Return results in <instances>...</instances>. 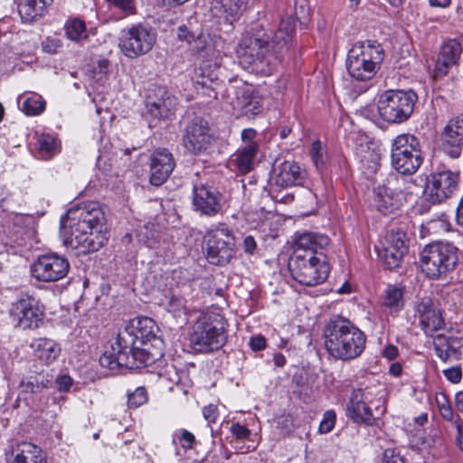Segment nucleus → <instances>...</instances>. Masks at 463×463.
Listing matches in <instances>:
<instances>
[{
	"label": "nucleus",
	"mask_w": 463,
	"mask_h": 463,
	"mask_svg": "<svg viewBox=\"0 0 463 463\" xmlns=\"http://www.w3.org/2000/svg\"><path fill=\"white\" fill-rule=\"evenodd\" d=\"M288 269L296 281L307 287L321 284L329 274L327 263L312 251L294 252L288 261Z\"/></svg>",
	"instance_id": "10"
},
{
	"label": "nucleus",
	"mask_w": 463,
	"mask_h": 463,
	"mask_svg": "<svg viewBox=\"0 0 463 463\" xmlns=\"http://www.w3.org/2000/svg\"><path fill=\"white\" fill-rule=\"evenodd\" d=\"M193 81L194 88L197 86L207 87V85L211 84H219L216 74L213 71L206 73L205 69L202 67L195 70Z\"/></svg>",
	"instance_id": "42"
},
{
	"label": "nucleus",
	"mask_w": 463,
	"mask_h": 463,
	"mask_svg": "<svg viewBox=\"0 0 463 463\" xmlns=\"http://www.w3.org/2000/svg\"><path fill=\"white\" fill-rule=\"evenodd\" d=\"M257 132L253 128H246L241 132V139L245 145H250V143H256L254 140Z\"/></svg>",
	"instance_id": "57"
},
{
	"label": "nucleus",
	"mask_w": 463,
	"mask_h": 463,
	"mask_svg": "<svg viewBox=\"0 0 463 463\" xmlns=\"http://www.w3.org/2000/svg\"><path fill=\"white\" fill-rule=\"evenodd\" d=\"M335 423V413L334 411H326L324 413L322 421L319 424V432L326 434L330 432Z\"/></svg>",
	"instance_id": "47"
},
{
	"label": "nucleus",
	"mask_w": 463,
	"mask_h": 463,
	"mask_svg": "<svg viewBox=\"0 0 463 463\" xmlns=\"http://www.w3.org/2000/svg\"><path fill=\"white\" fill-rule=\"evenodd\" d=\"M187 123L183 136L184 146L194 154L206 151L213 144L208 121L201 116L187 113Z\"/></svg>",
	"instance_id": "17"
},
{
	"label": "nucleus",
	"mask_w": 463,
	"mask_h": 463,
	"mask_svg": "<svg viewBox=\"0 0 463 463\" xmlns=\"http://www.w3.org/2000/svg\"><path fill=\"white\" fill-rule=\"evenodd\" d=\"M373 204L384 215L393 213L402 204L400 194H395L390 187H378L374 191Z\"/></svg>",
	"instance_id": "29"
},
{
	"label": "nucleus",
	"mask_w": 463,
	"mask_h": 463,
	"mask_svg": "<svg viewBox=\"0 0 463 463\" xmlns=\"http://www.w3.org/2000/svg\"><path fill=\"white\" fill-rule=\"evenodd\" d=\"M69 260L57 253L43 254L31 266L32 276L38 281L54 282L69 272Z\"/></svg>",
	"instance_id": "18"
},
{
	"label": "nucleus",
	"mask_w": 463,
	"mask_h": 463,
	"mask_svg": "<svg viewBox=\"0 0 463 463\" xmlns=\"http://www.w3.org/2000/svg\"><path fill=\"white\" fill-rule=\"evenodd\" d=\"M174 441H178L180 446L184 449H193L194 445L196 443L194 435L186 430L175 431L174 434Z\"/></svg>",
	"instance_id": "45"
},
{
	"label": "nucleus",
	"mask_w": 463,
	"mask_h": 463,
	"mask_svg": "<svg viewBox=\"0 0 463 463\" xmlns=\"http://www.w3.org/2000/svg\"><path fill=\"white\" fill-rule=\"evenodd\" d=\"M258 149V143L245 145L232 156L231 164H232L241 174H248L254 168Z\"/></svg>",
	"instance_id": "32"
},
{
	"label": "nucleus",
	"mask_w": 463,
	"mask_h": 463,
	"mask_svg": "<svg viewBox=\"0 0 463 463\" xmlns=\"http://www.w3.org/2000/svg\"><path fill=\"white\" fill-rule=\"evenodd\" d=\"M147 401L146 390L144 387H137L132 393L128 394V404L129 408H137Z\"/></svg>",
	"instance_id": "46"
},
{
	"label": "nucleus",
	"mask_w": 463,
	"mask_h": 463,
	"mask_svg": "<svg viewBox=\"0 0 463 463\" xmlns=\"http://www.w3.org/2000/svg\"><path fill=\"white\" fill-rule=\"evenodd\" d=\"M203 26L198 23L196 18L190 17L186 24L178 26L177 38L180 41H184L190 46L194 40L200 36Z\"/></svg>",
	"instance_id": "36"
},
{
	"label": "nucleus",
	"mask_w": 463,
	"mask_h": 463,
	"mask_svg": "<svg viewBox=\"0 0 463 463\" xmlns=\"http://www.w3.org/2000/svg\"><path fill=\"white\" fill-rule=\"evenodd\" d=\"M461 52V45L456 40H449L441 46L433 75L435 80L448 74L449 68L458 62Z\"/></svg>",
	"instance_id": "26"
},
{
	"label": "nucleus",
	"mask_w": 463,
	"mask_h": 463,
	"mask_svg": "<svg viewBox=\"0 0 463 463\" xmlns=\"http://www.w3.org/2000/svg\"><path fill=\"white\" fill-rule=\"evenodd\" d=\"M65 33L69 39L79 42L87 37L86 24L79 18L70 20L65 24Z\"/></svg>",
	"instance_id": "40"
},
{
	"label": "nucleus",
	"mask_w": 463,
	"mask_h": 463,
	"mask_svg": "<svg viewBox=\"0 0 463 463\" xmlns=\"http://www.w3.org/2000/svg\"><path fill=\"white\" fill-rule=\"evenodd\" d=\"M324 337L327 353L337 360L355 359L365 348L364 333L349 319L340 316L330 318L326 324Z\"/></svg>",
	"instance_id": "3"
},
{
	"label": "nucleus",
	"mask_w": 463,
	"mask_h": 463,
	"mask_svg": "<svg viewBox=\"0 0 463 463\" xmlns=\"http://www.w3.org/2000/svg\"><path fill=\"white\" fill-rule=\"evenodd\" d=\"M440 414L443 417V419L447 420H453V411L449 405H441L439 407Z\"/></svg>",
	"instance_id": "62"
},
{
	"label": "nucleus",
	"mask_w": 463,
	"mask_h": 463,
	"mask_svg": "<svg viewBox=\"0 0 463 463\" xmlns=\"http://www.w3.org/2000/svg\"><path fill=\"white\" fill-rule=\"evenodd\" d=\"M159 331L156 322L147 317L132 319L123 331H120L116 338L124 347L128 345L140 344V345L164 347L163 340L157 336Z\"/></svg>",
	"instance_id": "14"
},
{
	"label": "nucleus",
	"mask_w": 463,
	"mask_h": 463,
	"mask_svg": "<svg viewBox=\"0 0 463 463\" xmlns=\"http://www.w3.org/2000/svg\"><path fill=\"white\" fill-rule=\"evenodd\" d=\"M433 347L436 354L443 361L459 360L461 348L463 347V337L447 336L439 334L434 336Z\"/></svg>",
	"instance_id": "27"
},
{
	"label": "nucleus",
	"mask_w": 463,
	"mask_h": 463,
	"mask_svg": "<svg viewBox=\"0 0 463 463\" xmlns=\"http://www.w3.org/2000/svg\"><path fill=\"white\" fill-rule=\"evenodd\" d=\"M418 96L412 90H387L377 100L378 113L388 123L405 122L412 114Z\"/></svg>",
	"instance_id": "9"
},
{
	"label": "nucleus",
	"mask_w": 463,
	"mask_h": 463,
	"mask_svg": "<svg viewBox=\"0 0 463 463\" xmlns=\"http://www.w3.org/2000/svg\"><path fill=\"white\" fill-rule=\"evenodd\" d=\"M455 427L457 429V443L459 449L463 452V425L459 418L455 421Z\"/></svg>",
	"instance_id": "58"
},
{
	"label": "nucleus",
	"mask_w": 463,
	"mask_h": 463,
	"mask_svg": "<svg viewBox=\"0 0 463 463\" xmlns=\"http://www.w3.org/2000/svg\"><path fill=\"white\" fill-rule=\"evenodd\" d=\"M53 0H19L17 9L23 23H33L42 18L47 12V6Z\"/></svg>",
	"instance_id": "31"
},
{
	"label": "nucleus",
	"mask_w": 463,
	"mask_h": 463,
	"mask_svg": "<svg viewBox=\"0 0 463 463\" xmlns=\"http://www.w3.org/2000/svg\"><path fill=\"white\" fill-rule=\"evenodd\" d=\"M203 414L208 423H214L218 416L217 406L214 404H209L208 406H205L203 410Z\"/></svg>",
	"instance_id": "55"
},
{
	"label": "nucleus",
	"mask_w": 463,
	"mask_h": 463,
	"mask_svg": "<svg viewBox=\"0 0 463 463\" xmlns=\"http://www.w3.org/2000/svg\"><path fill=\"white\" fill-rule=\"evenodd\" d=\"M404 288L398 285H388L383 291L382 304L390 314H397L404 307Z\"/></svg>",
	"instance_id": "33"
},
{
	"label": "nucleus",
	"mask_w": 463,
	"mask_h": 463,
	"mask_svg": "<svg viewBox=\"0 0 463 463\" xmlns=\"http://www.w3.org/2000/svg\"><path fill=\"white\" fill-rule=\"evenodd\" d=\"M14 454V463H47L43 450L32 443L19 445Z\"/></svg>",
	"instance_id": "34"
},
{
	"label": "nucleus",
	"mask_w": 463,
	"mask_h": 463,
	"mask_svg": "<svg viewBox=\"0 0 463 463\" xmlns=\"http://www.w3.org/2000/svg\"><path fill=\"white\" fill-rule=\"evenodd\" d=\"M61 227L70 228L64 243L78 255L98 251L108 241L105 215L97 203L70 208L61 218Z\"/></svg>",
	"instance_id": "2"
},
{
	"label": "nucleus",
	"mask_w": 463,
	"mask_h": 463,
	"mask_svg": "<svg viewBox=\"0 0 463 463\" xmlns=\"http://www.w3.org/2000/svg\"><path fill=\"white\" fill-rule=\"evenodd\" d=\"M376 251L386 269H396L408 251L405 232L401 230L388 232Z\"/></svg>",
	"instance_id": "16"
},
{
	"label": "nucleus",
	"mask_w": 463,
	"mask_h": 463,
	"mask_svg": "<svg viewBox=\"0 0 463 463\" xmlns=\"http://www.w3.org/2000/svg\"><path fill=\"white\" fill-rule=\"evenodd\" d=\"M398 355V348L393 345H389L384 347L383 351V356L387 358L388 360H393Z\"/></svg>",
	"instance_id": "60"
},
{
	"label": "nucleus",
	"mask_w": 463,
	"mask_h": 463,
	"mask_svg": "<svg viewBox=\"0 0 463 463\" xmlns=\"http://www.w3.org/2000/svg\"><path fill=\"white\" fill-rule=\"evenodd\" d=\"M109 61L107 60V59H101L98 61V66H97V70L99 71V73H108L109 71Z\"/></svg>",
	"instance_id": "63"
},
{
	"label": "nucleus",
	"mask_w": 463,
	"mask_h": 463,
	"mask_svg": "<svg viewBox=\"0 0 463 463\" xmlns=\"http://www.w3.org/2000/svg\"><path fill=\"white\" fill-rule=\"evenodd\" d=\"M31 347L33 349L35 356L47 364L54 361L61 352L59 345L48 338L34 339Z\"/></svg>",
	"instance_id": "35"
},
{
	"label": "nucleus",
	"mask_w": 463,
	"mask_h": 463,
	"mask_svg": "<svg viewBox=\"0 0 463 463\" xmlns=\"http://www.w3.org/2000/svg\"><path fill=\"white\" fill-rule=\"evenodd\" d=\"M146 115L152 120L165 121L170 119L176 110L177 98L165 86H153L146 96Z\"/></svg>",
	"instance_id": "15"
},
{
	"label": "nucleus",
	"mask_w": 463,
	"mask_h": 463,
	"mask_svg": "<svg viewBox=\"0 0 463 463\" xmlns=\"http://www.w3.org/2000/svg\"><path fill=\"white\" fill-rule=\"evenodd\" d=\"M458 260V249L449 242L428 244L420 252L421 270L432 279L442 278L453 271Z\"/></svg>",
	"instance_id": "7"
},
{
	"label": "nucleus",
	"mask_w": 463,
	"mask_h": 463,
	"mask_svg": "<svg viewBox=\"0 0 463 463\" xmlns=\"http://www.w3.org/2000/svg\"><path fill=\"white\" fill-rule=\"evenodd\" d=\"M443 374L447 378V380L453 383H459L462 378L461 368L458 366H454L444 370Z\"/></svg>",
	"instance_id": "53"
},
{
	"label": "nucleus",
	"mask_w": 463,
	"mask_h": 463,
	"mask_svg": "<svg viewBox=\"0 0 463 463\" xmlns=\"http://www.w3.org/2000/svg\"><path fill=\"white\" fill-rule=\"evenodd\" d=\"M231 432L238 439H246L250 435V430L246 426L241 425L239 422H235V423L232 424Z\"/></svg>",
	"instance_id": "52"
},
{
	"label": "nucleus",
	"mask_w": 463,
	"mask_h": 463,
	"mask_svg": "<svg viewBox=\"0 0 463 463\" xmlns=\"http://www.w3.org/2000/svg\"><path fill=\"white\" fill-rule=\"evenodd\" d=\"M57 388L61 392H67L72 384V379L69 375H61L56 379Z\"/></svg>",
	"instance_id": "56"
},
{
	"label": "nucleus",
	"mask_w": 463,
	"mask_h": 463,
	"mask_svg": "<svg viewBox=\"0 0 463 463\" xmlns=\"http://www.w3.org/2000/svg\"><path fill=\"white\" fill-rule=\"evenodd\" d=\"M383 463H406V460L396 449L389 448L383 453Z\"/></svg>",
	"instance_id": "50"
},
{
	"label": "nucleus",
	"mask_w": 463,
	"mask_h": 463,
	"mask_svg": "<svg viewBox=\"0 0 463 463\" xmlns=\"http://www.w3.org/2000/svg\"><path fill=\"white\" fill-rule=\"evenodd\" d=\"M439 147L451 158L459 157L463 150V115L447 122L439 135Z\"/></svg>",
	"instance_id": "19"
},
{
	"label": "nucleus",
	"mask_w": 463,
	"mask_h": 463,
	"mask_svg": "<svg viewBox=\"0 0 463 463\" xmlns=\"http://www.w3.org/2000/svg\"><path fill=\"white\" fill-rule=\"evenodd\" d=\"M329 243L327 236L312 232H304L296 236L295 239V251L305 253L306 251H312L316 255L319 250H323Z\"/></svg>",
	"instance_id": "30"
},
{
	"label": "nucleus",
	"mask_w": 463,
	"mask_h": 463,
	"mask_svg": "<svg viewBox=\"0 0 463 463\" xmlns=\"http://www.w3.org/2000/svg\"><path fill=\"white\" fill-rule=\"evenodd\" d=\"M416 311L420 318V326L426 335H432L441 329L445 323L440 311L437 309L430 298H423L416 306Z\"/></svg>",
	"instance_id": "25"
},
{
	"label": "nucleus",
	"mask_w": 463,
	"mask_h": 463,
	"mask_svg": "<svg viewBox=\"0 0 463 463\" xmlns=\"http://www.w3.org/2000/svg\"><path fill=\"white\" fill-rule=\"evenodd\" d=\"M45 101L41 97H29L23 102V110L26 115L35 116L44 110Z\"/></svg>",
	"instance_id": "43"
},
{
	"label": "nucleus",
	"mask_w": 463,
	"mask_h": 463,
	"mask_svg": "<svg viewBox=\"0 0 463 463\" xmlns=\"http://www.w3.org/2000/svg\"><path fill=\"white\" fill-rule=\"evenodd\" d=\"M206 259L210 264L225 266L234 258L235 237L224 224L209 230L203 237Z\"/></svg>",
	"instance_id": "11"
},
{
	"label": "nucleus",
	"mask_w": 463,
	"mask_h": 463,
	"mask_svg": "<svg viewBox=\"0 0 463 463\" xmlns=\"http://www.w3.org/2000/svg\"><path fill=\"white\" fill-rule=\"evenodd\" d=\"M373 395L368 388L354 390L347 404L346 415L355 423L373 426L377 419L370 407L373 403Z\"/></svg>",
	"instance_id": "20"
},
{
	"label": "nucleus",
	"mask_w": 463,
	"mask_h": 463,
	"mask_svg": "<svg viewBox=\"0 0 463 463\" xmlns=\"http://www.w3.org/2000/svg\"><path fill=\"white\" fill-rule=\"evenodd\" d=\"M9 316L14 326L23 330H33L43 324V311L39 300L28 293H21L11 303Z\"/></svg>",
	"instance_id": "13"
},
{
	"label": "nucleus",
	"mask_w": 463,
	"mask_h": 463,
	"mask_svg": "<svg viewBox=\"0 0 463 463\" xmlns=\"http://www.w3.org/2000/svg\"><path fill=\"white\" fill-rule=\"evenodd\" d=\"M219 84H211V85H207V87L197 86V87H195L194 90L198 95H202L203 97H205L206 99H208L207 101H210V100L217 99L216 87Z\"/></svg>",
	"instance_id": "51"
},
{
	"label": "nucleus",
	"mask_w": 463,
	"mask_h": 463,
	"mask_svg": "<svg viewBox=\"0 0 463 463\" xmlns=\"http://www.w3.org/2000/svg\"><path fill=\"white\" fill-rule=\"evenodd\" d=\"M37 149L43 159H50L59 152L58 140L52 135L43 134L37 139Z\"/></svg>",
	"instance_id": "37"
},
{
	"label": "nucleus",
	"mask_w": 463,
	"mask_h": 463,
	"mask_svg": "<svg viewBox=\"0 0 463 463\" xmlns=\"http://www.w3.org/2000/svg\"><path fill=\"white\" fill-rule=\"evenodd\" d=\"M272 184L279 188H287L303 184L305 170L294 161H284L274 167Z\"/></svg>",
	"instance_id": "24"
},
{
	"label": "nucleus",
	"mask_w": 463,
	"mask_h": 463,
	"mask_svg": "<svg viewBox=\"0 0 463 463\" xmlns=\"http://www.w3.org/2000/svg\"><path fill=\"white\" fill-rule=\"evenodd\" d=\"M458 174L449 170L434 173L427 185V193L432 203H441L451 196L458 186Z\"/></svg>",
	"instance_id": "22"
},
{
	"label": "nucleus",
	"mask_w": 463,
	"mask_h": 463,
	"mask_svg": "<svg viewBox=\"0 0 463 463\" xmlns=\"http://www.w3.org/2000/svg\"><path fill=\"white\" fill-rule=\"evenodd\" d=\"M175 161L166 148H158L150 157V183L155 186L162 185L175 169Z\"/></svg>",
	"instance_id": "23"
},
{
	"label": "nucleus",
	"mask_w": 463,
	"mask_h": 463,
	"mask_svg": "<svg viewBox=\"0 0 463 463\" xmlns=\"http://www.w3.org/2000/svg\"><path fill=\"white\" fill-rule=\"evenodd\" d=\"M310 156L317 170L321 171L326 163V152L321 141L316 140L312 143Z\"/></svg>",
	"instance_id": "44"
},
{
	"label": "nucleus",
	"mask_w": 463,
	"mask_h": 463,
	"mask_svg": "<svg viewBox=\"0 0 463 463\" xmlns=\"http://www.w3.org/2000/svg\"><path fill=\"white\" fill-rule=\"evenodd\" d=\"M62 46V43L60 39L54 37H47L42 43L43 51L49 54L57 53Z\"/></svg>",
	"instance_id": "49"
},
{
	"label": "nucleus",
	"mask_w": 463,
	"mask_h": 463,
	"mask_svg": "<svg viewBox=\"0 0 463 463\" xmlns=\"http://www.w3.org/2000/svg\"><path fill=\"white\" fill-rule=\"evenodd\" d=\"M256 241L252 236H246L243 241L244 250L247 253H252L256 249Z\"/></svg>",
	"instance_id": "61"
},
{
	"label": "nucleus",
	"mask_w": 463,
	"mask_h": 463,
	"mask_svg": "<svg viewBox=\"0 0 463 463\" xmlns=\"http://www.w3.org/2000/svg\"><path fill=\"white\" fill-rule=\"evenodd\" d=\"M232 89L236 96V100L232 101L233 106L239 108L245 116L251 118L261 112L262 106L260 98L253 94L250 86L243 85Z\"/></svg>",
	"instance_id": "28"
},
{
	"label": "nucleus",
	"mask_w": 463,
	"mask_h": 463,
	"mask_svg": "<svg viewBox=\"0 0 463 463\" xmlns=\"http://www.w3.org/2000/svg\"><path fill=\"white\" fill-rule=\"evenodd\" d=\"M226 322L222 316L209 312L200 316L193 326L191 345L194 351L211 353L227 342Z\"/></svg>",
	"instance_id": "5"
},
{
	"label": "nucleus",
	"mask_w": 463,
	"mask_h": 463,
	"mask_svg": "<svg viewBox=\"0 0 463 463\" xmlns=\"http://www.w3.org/2000/svg\"><path fill=\"white\" fill-rule=\"evenodd\" d=\"M222 194L211 185L200 184L193 189V205L195 211L207 216H214L221 209Z\"/></svg>",
	"instance_id": "21"
},
{
	"label": "nucleus",
	"mask_w": 463,
	"mask_h": 463,
	"mask_svg": "<svg viewBox=\"0 0 463 463\" xmlns=\"http://www.w3.org/2000/svg\"><path fill=\"white\" fill-rule=\"evenodd\" d=\"M384 59V51L375 41L358 42L349 50L346 68L350 76L364 81L372 79Z\"/></svg>",
	"instance_id": "6"
},
{
	"label": "nucleus",
	"mask_w": 463,
	"mask_h": 463,
	"mask_svg": "<svg viewBox=\"0 0 463 463\" xmlns=\"http://www.w3.org/2000/svg\"><path fill=\"white\" fill-rule=\"evenodd\" d=\"M48 383L49 380L46 376L42 373H38L24 380L21 386L25 392L37 393L47 388Z\"/></svg>",
	"instance_id": "41"
},
{
	"label": "nucleus",
	"mask_w": 463,
	"mask_h": 463,
	"mask_svg": "<svg viewBox=\"0 0 463 463\" xmlns=\"http://www.w3.org/2000/svg\"><path fill=\"white\" fill-rule=\"evenodd\" d=\"M163 347L140 345V344L128 345L124 347L119 340H116L99 357L102 367L110 371H118L122 368L137 369L155 364L163 356Z\"/></svg>",
	"instance_id": "4"
},
{
	"label": "nucleus",
	"mask_w": 463,
	"mask_h": 463,
	"mask_svg": "<svg viewBox=\"0 0 463 463\" xmlns=\"http://www.w3.org/2000/svg\"><path fill=\"white\" fill-rule=\"evenodd\" d=\"M160 305L175 317L186 313L185 300L174 294L166 295L161 299Z\"/></svg>",
	"instance_id": "39"
},
{
	"label": "nucleus",
	"mask_w": 463,
	"mask_h": 463,
	"mask_svg": "<svg viewBox=\"0 0 463 463\" xmlns=\"http://www.w3.org/2000/svg\"><path fill=\"white\" fill-rule=\"evenodd\" d=\"M156 32L151 26L134 24L122 31L118 46L125 56L133 59L149 52L156 44Z\"/></svg>",
	"instance_id": "12"
},
{
	"label": "nucleus",
	"mask_w": 463,
	"mask_h": 463,
	"mask_svg": "<svg viewBox=\"0 0 463 463\" xmlns=\"http://www.w3.org/2000/svg\"><path fill=\"white\" fill-rule=\"evenodd\" d=\"M249 345L253 351H261L266 347V338L261 335H253L250 337Z\"/></svg>",
	"instance_id": "54"
},
{
	"label": "nucleus",
	"mask_w": 463,
	"mask_h": 463,
	"mask_svg": "<svg viewBox=\"0 0 463 463\" xmlns=\"http://www.w3.org/2000/svg\"><path fill=\"white\" fill-rule=\"evenodd\" d=\"M110 5L123 10L130 11L132 9V3L130 0H107Z\"/></svg>",
	"instance_id": "59"
},
{
	"label": "nucleus",
	"mask_w": 463,
	"mask_h": 463,
	"mask_svg": "<svg viewBox=\"0 0 463 463\" xmlns=\"http://www.w3.org/2000/svg\"><path fill=\"white\" fill-rule=\"evenodd\" d=\"M423 162L420 140L413 135L401 134L392 142L391 165L403 175L417 172Z\"/></svg>",
	"instance_id": "8"
},
{
	"label": "nucleus",
	"mask_w": 463,
	"mask_h": 463,
	"mask_svg": "<svg viewBox=\"0 0 463 463\" xmlns=\"http://www.w3.org/2000/svg\"><path fill=\"white\" fill-rule=\"evenodd\" d=\"M294 28L295 20L291 17L281 20L274 35L263 24H253L238 44L240 62L256 73L271 74L281 61L283 52L288 50Z\"/></svg>",
	"instance_id": "1"
},
{
	"label": "nucleus",
	"mask_w": 463,
	"mask_h": 463,
	"mask_svg": "<svg viewBox=\"0 0 463 463\" xmlns=\"http://www.w3.org/2000/svg\"><path fill=\"white\" fill-rule=\"evenodd\" d=\"M209 44V34L206 33L203 29L200 36L196 37L191 43L190 48L193 52L199 53L206 51Z\"/></svg>",
	"instance_id": "48"
},
{
	"label": "nucleus",
	"mask_w": 463,
	"mask_h": 463,
	"mask_svg": "<svg viewBox=\"0 0 463 463\" xmlns=\"http://www.w3.org/2000/svg\"><path fill=\"white\" fill-rule=\"evenodd\" d=\"M456 407L458 411L463 413V390L456 394Z\"/></svg>",
	"instance_id": "64"
},
{
	"label": "nucleus",
	"mask_w": 463,
	"mask_h": 463,
	"mask_svg": "<svg viewBox=\"0 0 463 463\" xmlns=\"http://www.w3.org/2000/svg\"><path fill=\"white\" fill-rule=\"evenodd\" d=\"M248 0H219L218 8L220 12L224 14L227 17H231L232 20L240 17L246 8Z\"/></svg>",
	"instance_id": "38"
}]
</instances>
